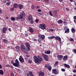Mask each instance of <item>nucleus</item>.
<instances>
[{
	"label": "nucleus",
	"mask_w": 76,
	"mask_h": 76,
	"mask_svg": "<svg viewBox=\"0 0 76 76\" xmlns=\"http://www.w3.org/2000/svg\"><path fill=\"white\" fill-rule=\"evenodd\" d=\"M14 8L13 7H12L11 8H10V10L11 11H13L14 10Z\"/></svg>",
	"instance_id": "nucleus-38"
},
{
	"label": "nucleus",
	"mask_w": 76,
	"mask_h": 76,
	"mask_svg": "<svg viewBox=\"0 0 76 76\" xmlns=\"http://www.w3.org/2000/svg\"><path fill=\"white\" fill-rule=\"evenodd\" d=\"M69 28L65 30V33H69Z\"/></svg>",
	"instance_id": "nucleus-26"
},
{
	"label": "nucleus",
	"mask_w": 76,
	"mask_h": 76,
	"mask_svg": "<svg viewBox=\"0 0 76 76\" xmlns=\"http://www.w3.org/2000/svg\"><path fill=\"white\" fill-rule=\"evenodd\" d=\"M45 68L48 69L49 71H51L52 69V67L50 64H45Z\"/></svg>",
	"instance_id": "nucleus-4"
},
{
	"label": "nucleus",
	"mask_w": 76,
	"mask_h": 76,
	"mask_svg": "<svg viewBox=\"0 0 76 76\" xmlns=\"http://www.w3.org/2000/svg\"><path fill=\"white\" fill-rule=\"evenodd\" d=\"M39 21V20L38 19H37L36 20L35 22L36 23H38V22Z\"/></svg>",
	"instance_id": "nucleus-47"
},
{
	"label": "nucleus",
	"mask_w": 76,
	"mask_h": 76,
	"mask_svg": "<svg viewBox=\"0 0 76 76\" xmlns=\"http://www.w3.org/2000/svg\"><path fill=\"white\" fill-rule=\"evenodd\" d=\"M7 28L6 27H3V32L5 33L7 31Z\"/></svg>",
	"instance_id": "nucleus-20"
},
{
	"label": "nucleus",
	"mask_w": 76,
	"mask_h": 76,
	"mask_svg": "<svg viewBox=\"0 0 76 76\" xmlns=\"http://www.w3.org/2000/svg\"><path fill=\"white\" fill-rule=\"evenodd\" d=\"M28 34H27V33H26L25 34V36H28Z\"/></svg>",
	"instance_id": "nucleus-62"
},
{
	"label": "nucleus",
	"mask_w": 76,
	"mask_h": 76,
	"mask_svg": "<svg viewBox=\"0 0 76 76\" xmlns=\"http://www.w3.org/2000/svg\"><path fill=\"white\" fill-rule=\"evenodd\" d=\"M48 39H51V37H48Z\"/></svg>",
	"instance_id": "nucleus-54"
},
{
	"label": "nucleus",
	"mask_w": 76,
	"mask_h": 76,
	"mask_svg": "<svg viewBox=\"0 0 76 76\" xmlns=\"http://www.w3.org/2000/svg\"><path fill=\"white\" fill-rule=\"evenodd\" d=\"M49 13H50V16H53V15H52V13L51 12H49Z\"/></svg>",
	"instance_id": "nucleus-46"
},
{
	"label": "nucleus",
	"mask_w": 76,
	"mask_h": 76,
	"mask_svg": "<svg viewBox=\"0 0 76 76\" xmlns=\"http://www.w3.org/2000/svg\"><path fill=\"white\" fill-rule=\"evenodd\" d=\"M39 6H37V9H39Z\"/></svg>",
	"instance_id": "nucleus-57"
},
{
	"label": "nucleus",
	"mask_w": 76,
	"mask_h": 76,
	"mask_svg": "<svg viewBox=\"0 0 76 76\" xmlns=\"http://www.w3.org/2000/svg\"><path fill=\"white\" fill-rule=\"evenodd\" d=\"M64 23L65 26L67 24V23L66 20H64Z\"/></svg>",
	"instance_id": "nucleus-32"
},
{
	"label": "nucleus",
	"mask_w": 76,
	"mask_h": 76,
	"mask_svg": "<svg viewBox=\"0 0 76 76\" xmlns=\"http://www.w3.org/2000/svg\"><path fill=\"white\" fill-rule=\"evenodd\" d=\"M19 60L20 61L21 63H23L24 62L23 58H22V57L21 56H20V58H19Z\"/></svg>",
	"instance_id": "nucleus-11"
},
{
	"label": "nucleus",
	"mask_w": 76,
	"mask_h": 76,
	"mask_svg": "<svg viewBox=\"0 0 76 76\" xmlns=\"http://www.w3.org/2000/svg\"><path fill=\"white\" fill-rule=\"evenodd\" d=\"M26 56L27 58H29L30 57V56L28 55H27Z\"/></svg>",
	"instance_id": "nucleus-44"
},
{
	"label": "nucleus",
	"mask_w": 76,
	"mask_h": 76,
	"mask_svg": "<svg viewBox=\"0 0 76 76\" xmlns=\"http://www.w3.org/2000/svg\"><path fill=\"white\" fill-rule=\"evenodd\" d=\"M28 31L32 33H33L34 32L33 29H32L31 27L29 28Z\"/></svg>",
	"instance_id": "nucleus-15"
},
{
	"label": "nucleus",
	"mask_w": 76,
	"mask_h": 76,
	"mask_svg": "<svg viewBox=\"0 0 76 76\" xmlns=\"http://www.w3.org/2000/svg\"><path fill=\"white\" fill-rule=\"evenodd\" d=\"M68 56L66 55L65 56H64L63 58V60H66L67 59Z\"/></svg>",
	"instance_id": "nucleus-24"
},
{
	"label": "nucleus",
	"mask_w": 76,
	"mask_h": 76,
	"mask_svg": "<svg viewBox=\"0 0 76 76\" xmlns=\"http://www.w3.org/2000/svg\"><path fill=\"white\" fill-rule=\"evenodd\" d=\"M19 48V47L18 46H16V48H15L16 50V49H17V48Z\"/></svg>",
	"instance_id": "nucleus-55"
},
{
	"label": "nucleus",
	"mask_w": 76,
	"mask_h": 76,
	"mask_svg": "<svg viewBox=\"0 0 76 76\" xmlns=\"http://www.w3.org/2000/svg\"><path fill=\"white\" fill-rule=\"evenodd\" d=\"M11 76H15V74L13 73H11Z\"/></svg>",
	"instance_id": "nucleus-48"
},
{
	"label": "nucleus",
	"mask_w": 76,
	"mask_h": 76,
	"mask_svg": "<svg viewBox=\"0 0 76 76\" xmlns=\"http://www.w3.org/2000/svg\"><path fill=\"white\" fill-rule=\"evenodd\" d=\"M67 26H66L65 28H64V29L65 30V31L67 29Z\"/></svg>",
	"instance_id": "nucleus-45"
},
{
	"label": "nucleus",
	"mask_w": 76,
	"mask_h": 76,
	"mask_svg": "<svg viewBox=\"0 0 76 76\" xmlns=\"http://www.w3.org/2000/svg\"><path fill=\"white\" fill-rule=\"evenodd\" d=\"M27 76H30V75L29 73H28L27 74Z\"/></svg>",
	"instance_id": "nucleus-56"
},
{
	"label": "nucleus",
	"mask_w": 76,
	"mask_h": 76,
	"mask_svg": "<svg viewBox=\"0 0 76 76\" xmlns=\"http://www.w3.org/2000/svg\"><path fill=\"white\" fill-rule=\"evenodd\" d=\"M59 1L60 2H62L63 1V0H59Z\"/></svg>",
	"instance_id": "nucleus-59"
},
{
	"label": "nucleus",
	"mask_w": 76,
	"mask_h": 76,
	"mask_svg": "<svg viewBox=\"0 0 76 76\" xmlns=\"http://www.w3.org/2000/svg\"><path fill=\"white\" fill-rule=\"evenodd\" d=\"M64 56L62 55H58L57 56V58L58 60H62L63 59Z\"/></svg>",
	"instance_id": "nucleus-7"
},
{
	"label": "nucleus",
	"mask_w": 76,
	"mask_h": 76,
	"mask_svg": "<svg viewBox=\"0 0 76 76\" xmlns=\"http://www.w3.org/2000/svg\"><path fill=\"white\" fill-rule=\"evenodd\" d=\"M61 70L62 71V72H64L65 71V69H64V68H62L61 69Z\"/></svg>",
	"instance_id": "nucleus-39"
},
{
	"label": "nucleus",
	"mask_w": 76,
	"mask_h": 76,
	"mask_svg": "<svg viewBox=\"0 0 76 76\" xmlns=\"http://www.w3.org/2000/svg\"><path fill=\"white\" fill-rule=\"evenodd\" d=\"M66 9L67 11H69V9L67 8H66Z\"/></svg>",
	"instance_id": "nucleus-64"
},
{
	"label": "nucleus",
	"mask_w": 76,
	"mask_h": 76,
	"mask_svg": "<svg viewBox=\"0 0 76 76\" xmlns=\"http://www.w3.org/2000/svg\"><path fill=\"white\" fill-rule=\"evenodd\" d=\"M55 39L58 40L59 41L60 43H61V38L60 37L57 36L55 37Z\"/></svg>",
	"instance_id": "nucleus-10"
},
{
	"label": "nucleus",
	"mask_w": 76,
	"mask_h": 76,
	"mask_svg": "<svg viewBox=\"0 0 76 76\" xmlns=\"http://www.w3.org/2000/svg\"><path fill=\"white\" fill-rule=\"evenodd\" d=\"M29 74L31 76H34V75L33 74V72L31 71H30Z\"/></svg>",
	"instance_id": "nucleus-30"
},
{
	"label": "nucleus",
	"mask_w": 76,
	"mask_h": 76,
	"mask_svg": "<svg viewBox=\"0 0 76 76\" xmlns=\"http://www.w3.org/2000/svg\"><path fill=\"white\" fill-rule=\"evenodd\" d=\"M58 23L59 24H62L63 23V21L61 20H59L58 21Z\"/></svg>",
	"instance_id": "nucleus-23"
},
{
	"label": "nucleus",
	"mask_w": 76,
	"mask_h": 76,
	"mask_svg": "<svg viewBox=\"0 0 76 76\" xmlns=\"http://www.w3.org/2000/svg\"><path fill=\"white\" fill-rule=\"evenodd\" d=\"M33 18L32 16L31 15H30L28 17V20H31Z\"/></svg>",
	"instance_id": "nucleus-22"
},
{
	"label": "nucleus",
	"mask_w": 76,
	"mask_h": 76,
	"mask_svg": "<svg viewBox=\"0 0 76 76\" xmlns=\"http://www.w3.org/2000/svg\"><path fill=\"white\" fill-rule=\"evenodd\" d=\"M27 51V49L26 48V50H23V52L24 53H27V51Z\"/></svg>",
	"instance_id": "nucleus-37"
},
{
	"label": "nucleus",
	"mask_w": 76,
	"mask_h": 76,
	"mask_svg": "<svg viewBox=\"0 0 76 76\" xmlns=\"http://www.w3.org/2000/svg\"><path fill=\"white\" fill-rule=\"evenodd\" d=\"M26 46L28 50H30V45L28 43L26 42Z\"/></svg>",
	"instance_id": "nucleus-12"
},
{
	"label": "nucleus",
	"mask_w": 76,
	"mask_h": 76,
	"mask_svg": "<svg viewBox=\"0 0 76 76\" xmlns=\"http://www.w3.org/2000/svg\"><path fill=\"white\" fill-rule=\"evenodd\" d=\"M25 14L24 12H22L20 13V16H18L17 18L16 19L18 20L21 19V21H23V16Z\"/></svg>",
	"instance_id": "nucleus-2"
},
{
	"label": "nucleus",
	"mask_w": 76,
	"mask_h": 76,
	"mask_svg": "<svg viewBox=\"0 0 76 76\" xmlns=\"http://www.w3.org/2000/svg\"><path fill=\"white\" fill-rule=\"evenodd\" d=\"M8 30H9V31H11V29L10 28H9L8 29Z\"/></svg>",
	"instance_id": "nucleus-60"
},
{
	"label": "nucleus",
	"mask_w": 76,
	"mask_h": 76,
	"mask_svg": "<svg viewBox=\"0 0 76 76\" xmlns=\"http://www.w3.org/2000/svg\"><path fill=\"white\" fill-rule=\"evenodd\" d=\"M58 61H56V62L54 64V66H56L58 65Z\"/></svg>",
	"instance_id": "nucleus-31"
},
{
	"label": "nucleus",
	"mask_w": 76,
	"mask_h": 76,
	"mask_svg": "<svg viewBox=\"0 0 76 76\" xmlns=\"http://www.w3.org/2000/svg\"><path fill=\"white\" fill-rule=\"evenodd\" d=\"M53 13L54 15H57V12L56 11H54Z\"/></svg>",
	"instance_id": "nucleus-36"
},
{
	"label": "nucleus",
	"mask_w": 76,
	"mask_h": 76,
	"mask_svg": "<svg viewBox=\"0 0 76 76\" xmlns=\"http://www.w3.org/2000/svg\"><path fill=\"white\" fill-rule=\"evenodd\" d=\"M31 9H35V7L34 5H32L31 7Z\"/></svg>",
	"instance_id": "nucleus-34"
},
{
	"label": "nucleus",
	"mask_w": 76,
	"mask_h": 76,
	"mask_svg": "<svg viewBox=\"0 0 76 76\" xmlns=\"http://www.w3.org/2000/svg\"><path fill=\"white\" fill-rule=\"evenodd\" d=\"M28 62L30 64L32 63V61L31 60H28Z\"/></svg>",
	"instance_id": "nucleus-35"
},
{
	"label": "nucleus",
	"mask_w": 76,
	"mask_h": 76,
	"mask_svg": "<svg viewBox=\"0 0 76 76\" xmlns=\"http://www.w3.org/2000/svg\"><path fill=\"white\" fill-rule=\"evenodd\" d=\"M42 56L43 57L44 59L46 61H48V57L47 55H45L44 53L42 54Z\"/></svg>",
	"instance_id": "nucleus-5"
},
{
	"label": "nucleus",
	"mask_w": 76,
	"mask_h": 76,
	"mask_svg": "<svg viewBox=\"0 0 76 76\" xmlns=\"http://www.w3.org/2000/svg\"><path fill=\"white\" fill-rule=\"evenodd\" d=\"M44 53L46 54H50L51 52L50 50H48L47 51H45L44 52Z\"/></svg>",
	"instance_id": "nucleus-19"
},
{
	"label": "nucleus",
	"mask_w": 76,
	"mask_h": 76,
	"mask_svg": "<svg viewBox=\"0 0 76 76\" xmlns=\"http://www.w3.org/2000/svg\"><path fill=\"white\" fill-rule=\"evenodd\" d=\"M11 4V2L10 1L9 2H7V4L8 5H9L10 4Z\"/></svg>",
	"instance_id": "nucleus-52"
},
{
	"label": "nucleus",
	"mask_w": 76,
	"mask_h": 76,
	"mask_svg": "<svg viewBox=\"0 0 76 76\" xmlns=\"http://www.w3.org/2000/svg\"><path fill=\"white\" fill-rule=\"evenodd\" d=\"M39 37L41 38L42 39H44L45 38V36L44 35H42V34H39Z\"/></svg>",
	"instance_id": "nucleus-14"
},
{
	"label": "nucleus",
	"mask_w": 76,
	"mask_h": 76,
	"mask_svg": "<svg viewBox=\"0 0 76 76\" xmlns=\"http://www.w3.org/2000/svg\"><path fill=\"white\" fill-rule=\"evenodd\" d=\"M20 48L23 51H25L26 50V48L23 45H21L20 46Z\"/></svg>",
	"instance_id": "nucleus-9"
},
{
	"label": "nucleus",
	"mask_w": 76,
	"mask_h": 76,
	"mask_svg": "<svg viewBox=\"0 0 76 76\" xmlns=\"http://www.w3.org/2000/svg\"><path fill=\"white\" fill-rule=\"evenodd\" d=\"M34 41H37V40L36 39H34Z\"/></svg>",
	"instance_id": "nucleus-61"
},
{
	"label": "nucleus",
	"mask_w": 76,
	"mask_h": 76,
	"mask_svg": "<svg viewBox=\"0 0 76 76\" xmlns=\"http://www.w3.org/2000/svg\"><path fill=\"white\" fill-rule=\"evenodd\" d=\"M73 52L76 54V50L75 49L73 50Z\"/></svg>",
	"instance_id": "nucleus-40"
},
{
	"label": "nucleus",
	"mask_w": 76,
	"mask_h": 76,
	"mask_svg": "<svg viewBox=\"0 0 76 76\" xmlns=\"http://www.w3.org/2000/svg\"><path fill=\"white\" fill-rule=\"evenodd\" d=\"M2 68V66L1 65H0V69Z\"/></svg>",
	"instance_id": "nucleus-63"
},
{
	"label": "nucleus",
	"mask_w": 76,
	"mask_h": 76,
	"mask_svg": "<svg viewBox=\"0 0 76 76\" xmlns=\"http://www.w3.org/2000/svg\"><path fill=\"white\" fill-rule=\"evenodd\" d=\"M70 41L71 42H73L74 41V40L73 39L71 38L70 39Z\"/></svg>",
	"instance_id": "nucleus-42"
},
{
	"label": "nucleus",
	"mask_w": 76,
	"mask_h": 76,
	"mask_svg": "<svg viewBox=\"0 0 76 76\" xmlns=\"http://www.w3.org/2000/svg\"><path fill=\"white\" fill-rule=\"evenodd\" d=\"M10 19H11V20L12 21H15V18L14 17H12Z\"/></svg>",
	"instance_id": "nucleus-29"
},
{
	"label": "nucleus",
	"mask_w": 76,
	"mask_h": 76,
	"mask_svg": "<svg viewBox=\"0 0 76 76\" xmlns=\"http://www.w3.org/2000/svg\"><path fill=\"white\" fill-rule=\"evenodd\" d=\"M11 63L13 65L16 67H19L20 66V64L19 61L18 59H16L15 61V63H14V61L12 60L11 61Z\"/></svg>",
	"instance_id": "nucleus-1"
},
{
	"label": "nucleus",
	"mask_w": 76,
	"mask_h": 76,
	"mask_svg": "<svg viewBox=\"0 0 76 76\" xmlns=\"http://www.w3.org/2000/svg\"><path fill=\"white\" fill-rule=\"evenodd\" d=\"M45 74L44 72H40L39 73V76H44Z\"/></svg>",
	"instance_id": "nucleus-21"
},
{
	"label": "nucleus",
	"mask_w": 76,
	"mask_h": 76,
	"mask_svg": "<svg viewBox=\"0 0 76 76\" xmlns=\"http://www.w3.org/2000/svg\"><path fill=\"white\" fill-rule=\"evenodd\" d=\"M39 27L42 29H45L46 26L44 23L40 24L39 25Z\"/></svg>",
	"instance_id": "nucleus-3"
},
{
	"label": "nucleus",
	"mask_w": 76,
	"mask_h": 76,
	"mask_svg": "<svg viewBox=\"0 0 76 76\" xmlns=\"http://www.w3.org/2000/svg\"><path fill=\"white\" fill-rule=\"evenodd\" d=\"M0 75H3L4 74V72L2 70H0Z\"/></svg>",
	"instance_id": "nucleus-27"
},
{
	"label": "nucleus",
	"mask_w": 76,
	"mask_h": 76,
	"mask_svg": "<svg viewBox=\"0 0 76 76\" xmlns=\"http://www.w3.org/2000/svg\"><path fill=\"white\" fill-rule=\"evenodd\" d=\"M73 18L74 19H76V16H74Z\"/></svg>",
	"instance_id": "nucleus-58"
},
{
	"label": "nucleus",
	"mask_w": 76,
	"mask_h": 76,
	"mask_svg": "<svg viewBox=\"0 0 76 76\" xmlns=\"http://www.w3.org/2000/svg\"><path fill=\"white\" fill-rule=\"evenodd\" d=\"M3 41L5 43V44H7L8 42V40H7V39H4L3 40Z\"/></svg>",
	"instance_id": "nucleus-25"
},
{
	"label": "nucleus",
	"mask_w": 76,
	"mask_h": 76,
	"mask_svg": "<svg viewBox=\"0 0 76 76\" xmlns=\"http://www.w3.org/2000/svg\"><path fill=\"white\" fill-rule=\"evenodd\" d=\"M38 42L40 43H41L42 41H41V40L39 38L38 39Z\"/></svg>",
	"instance_id": "nucleus-33"
},
{
	"label": "nucleus",
	"mask_w": 76,
	"mask_h": 76,
	"mask_svg": "<svg viewBox=\"0 0 76 76\" xmlns=\"http://www.w3.org/2000/svg\"><path fill=\"white\" fill-rule=\"evenodd\" d=\"M52 72L56 75H57L58 74L57 71L56 69H53L52 70Z\"/></svg>",
	"instance_id": "nucleus-13"
},
{
	"label": "nucleus",
	"mask_w": 76,
	"mask_h": 76,
	"mask_svg": "<svg viewBox=\"0 0 76 76\" xmlns=\"http://www.w3.org/2000/svg\"><path fill=\"white\" fill-rule=\"evenodd\" d=\"M37 11L38 12H41V10L40 9H39V10H37Z\"/></svg>",
	"instance_id": "nucleus-50"
},
{
	"label": "nucleus",
	"mask_w": 76,
	"mask_h": 76,
	"mask_svg": "<svg viewBox=\"0 0 76 76\" xmlns=\"http://www.w3.org/2000/svg\"><path fill=\"white\" fill-rule=\"evenodd\" d=\"M19 7V5L18 4L15 3L13 5L14 8H17Z\"/></svg>",
	"instance_id": "nucleus-16"
},
{
	"label": "nucleus",
	"mask_w": 76,
	"mask_h": 76,
	"mask_svg": "<svg viewBox=\"0 0 76 76\" xmlns=\"http://www.w3.org/2000/svg\"><path fill=\"white\" fill-rule=\"evenodd\" d=\"M53 31V29H50L48 30V31H51L52 32Z\"/></svg>",
	"instance_id": "nucleus-41"
},
{
	"label": "nucleus",
	"mask_w": 76,
	"mask_h": 76,
	"mask_svg": "<svg viewBox=\"0 0 76 76\" xmlns=\"http://www.w3.org/2000/svg\"><path fill=\"white\" fill-rule=\"evenodd\" d=\"M37 57L39 58V60L38 63L40 64L41 63V61H43V58L42 57L40 56H38Z\"/></svg>",
	"instance_id": "nucleus-8"
},
{
	"label": "nucleus",
	"mask_w": 76,
	"mask_h": 76,
	"mask_svg": "<svg viewBox=\"0 0 76 76\" xmlns=\"http://www.w3.org/2000/svg\"><path fill=\"white\" fill-rule=\"evenodd\" d=\"M34 60L35 63H36L39 64L38 63L39 59L36 56H34Z\"/></svg>",
	"instance_id": "nucleus-6"
},
{
	"label": "nucleus",
	"mask_w": 76,
	"mask_h": 76,
	"mask_svg": "<svg viewBox=\"0 0 76 76\" xmlns=\"http://www.w3.org/2000/svg\"><path fill=\"white\" fill-rule=\"evenodd\" d=\"M54 38H55V36H54L51 37V39H53Z\"/></svg>",
	"instance_id": "nucleus-43"
},
{
	"label": "nucleus",
	"mask_w": 76,
	"mask_h": 76,
	"mask_svg": "<svg viewBox=\"0 0 76 76\" xmlns=\"http://www.w3.org/2000/svg\"><path fill=\"white\" fill-rule=\"evenodd\" d=\"M16 51L19 52L20 50L19 49V48H18L16 50Z\"/></svg>",
	"instance_id": "nucleus-49"
},
{
	"label": "nucleus",
	"mask_w": 76,
	"mask_h": 76,
	"mask_svg": "<svg viewBox=\"0 0 76 76\" xmlns=\"http://www.w3.org/2000/svg\"><path fill=\"white\" fill-rule=\"evenodd\" d=\"M73 72L74 73H76V69H74L73 70Z\"/></svg>",
	"instance_id": "nucleus-53"
},
{
	"label": "nucleus",
	"mask_w": 76,
	"mask_h": 76,
	"mask_svg": "<svg viewBox=\"0 0 76 76\" xmlns=\"http://www.w3.org/2000/svg\"><path fill=\"white\" fill-rule=\"evenodd\" d=\"M64 66L65 67H66V68H70V66H69V65L66 64H64Z\"/></svg>",
	"instance_id": "nucleus-17"
},
{
	"label": "nucleus",
	"mask_w": 76,
	"mask_h": 76,
	"mask_svg": "<svg viewBox=\"0 0 76 76\" xmlns=\"http://www.w3.org/2000/svg\"><path fill=\"white\" fill-rule=\"evenodd\" d=\"M23 6L21 5V4H19L18 5V7L20 10H21L23 8Z\"/></svg>",
	"instance_id": "nucleus-18"
},
{
	"label": "nucleus",
	"mask_w": 76,
	"mask_h": 76,
	"mask_svg": "<svg viewBox=\"0 0 76 76\" xmlns=\"http://www.w3.org/2000/svg\"><path fill=\"white\" fill-rule=\"evenodd\" d=\"M71 31L72 33H74L75 32V30L74 28H72L71 29Z\"/></svg>",
	"instance_id": "nucleus-28"
},
{
	"label": "nucleus",
	"mask_w": 76,
	"mask_h": 76,
	"mask_svg": "<svg viewBox=\"0 0 76 76\" xmlns=\"http://www.w3.org/2000/svg\"><path fill=\"white\" fill-rule=\"evenodd\" d=\"M31 24H33L34 23V21L33 20H31Z\"/></svg>",
	"instance_id": "nucleus-51"
}]
</instances>
